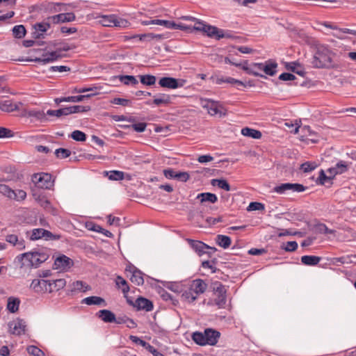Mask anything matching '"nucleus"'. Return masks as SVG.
<instances>
[{
	"instance_id": "nucleus-1",
	"label": "nucleus",
	"mask_w": 356,
	"mask_h": 356,
	"mask_svg": "<svg viewBox=\"0 0 356 356\" xmlns=\"http://www.w3.org/2000/svg\"><path fill=\"white\" fill-rule=\"evenodd\" d=\"M194 31L202 32L204 35L216 40L231 37L229 34L225 33L223 30L208 24L202 20L197 21V23H195L193 26H191V29L190 31H186V32L192 33Z\"/></svg>"
},
{
	"instance_id": "nucleus-2",
	"label": "nucleus",
	"mask_w": 356,
	"mask_h": 356,
	"mask_svg": "<svg viewBox=\"0 0 356 356\" xmlns=\"http://www.w3.org/2000/svg\"><path fill=\"white\" fill-rule=\"evenodd\" d=\"M50 252V249L47 248H35L31 252L21 254L20 258L30 257L32 259V266L38 268L49 258Z\"/></svg>"
},
{
	"instance_id": "nucleus-3",
	"label": "nucleus",
	"mask_w": 356,
	"mask_h": 356,
	"mask_svg": "<svg viewBox=\"0 0 356 356\" xmlns=\"http://www.w3.org/2000/svg\"><path fill=\"white\" fill-rule=\"evenodd\" d=\"M200 102L201 106L207 109L208 113L212 116L218 115L222 118L227 114V110L220 102L207 98H200Z\"/></svg>"
},
{
	"instance_id": "nucleus-4",
	"label": "nucleus",
	"mask_w": 356,
	"mask_h": 356,
	"mask_svg": "<svg viewBox=\"0 0 356 356\" xmlns=\"http://www.w3.org/2000/svg\"><path fill=\"white\" fill-rule=\"evenodd\" d=\"M209 80L215 84L221 85L222 83H229L232 86L239 90H243L247 86H252L251 81L243 82L240 80L229 76H223L217 74L212 75L209 77Z\"/></svg>"
},
{
	"instance_id": "nucleus-5",
	"label": "nucleus",
	"mask_w": 356,
	"mask_h": 356,
	"mask_svg": "<svg viewBox=\"0 0 356 356\" xmlns=\"http://www.w3.org/2000/svg\"><path fill=\"white\" fill-rule=\"evenodd\" d=\"M98 22L102 26L107 27L127 28L131 25L127 19L115 15L99 16Z\"/></svg>"
},
{
	"instance_id": "nucleus-6",
	"label": "nucleus",
	"mask_w": 356,
	"mask_h": 356,
	"mask_svg": "<svg viewBox=\"0 0 356 356\" xmlns=\"http://www.w3.org/2000/svg\"><path fill=\"white\" fill-rule=\"evenodd\" d=\"M332 56L330 51L325 47H320L314 56V67H328L332 62Z\"/></svg>"
},
{
	"instance_id": "nucleus-7",
	"label": "nucleus",
	"mask_w": 356,
	"mask_h": 356,
	"mask_svg": "<svg viewBox=\"0 0 356 356\" xmlns=\"http://www.w3.org/2000/svg\"><path fill=\"white\" fill-rule=\"evenodd\" d=\"M188 83L187 79L182 78H175L172 76H162L159 79L158 84L161 88L169 90H175L183 88Z\"/></svg>"
},
{
	"instance_id": "nucleus-8",
	"label": "nucleus",
	"mask_w": 356,
	"mask_h": 356,
	"mask_svg": "<svg viewBox=\"0 0 356 356\" xmlns=\"http://www.w3.org/2000/svg\"><path fill=\"white\" fill-rule=\"evenodd\" d=\"M213 292L216 298H214V304L219 309H224L227 305V289L225 286L219 282L214 284Z\"/></svg>"
},
{
	"instance_id": "nucleus-9",
	"label": "nucleus",
	"mask_w": 356,
	"mask_h": 356,
	"mask_svg": "<svg viewBox=\"0 0 356 356\" xmlns=\"http://www.w3.org/2000/svg\"><path fill=\"white\" fill-rule=\"evenodd\" d=\"M32 180L37 187L42 189H50L54 182L51 175L44 172L34 174Z\"/></svg>"
},
{
	"instance_id": "nucleus-10",
	"label": "nucleus",
	"mask_w": 356,
	"mask_h": 356,
	"mask_svg": "<svg viewBox=\"0 0 356 356\" xmlns=\"http://www.w3.org/2000/svg\"><path fill=\"white\" fill-rule=\"evenodd\" d=\"M30 287L36 293H51V282L49 280L35 279Z\"/></svg>"
},
{
	"instance_id": "nucleus-11",
	"label": "nucleus",
	"mask_w": 356,
	"mask_h": 356,
	"mask_svg": "<svg viewBox=\"0 0 356 356\" xmlns=\"http://www.w3.org/2000/svg\"><path fill=\"white\" fill-rule=\"evenodd\" d=\"M155 25L163 26L169 29H179L184 31H190L191 29V26L165 19H156Z\"/></svg>"
},
{
	"instance_id": "nucleus-12",
	"label": "nucleus",
	"mask_w": 356,
	"mask_h": 356,
	"mask_svg": "<svg viewBox=\"0 0 356 356\" xmlns=\"http://www.w3.org/2000/svg\"><path fill=\"white\" fill-rule=\"evenodd\" d=\"M72 265L73 261L70 257L62 254L55 259L53 268L56 270H66Z\"/></svg>"
},
{
	"instance_id": "nucleus-13",
	"label": "nucleus",
	"mask_w": 356,
	"mask_h": 356,
	"mask_svg": "<svg viewBox=\"0 0 356 356\" xmlns=\"http://www.w3.org/2000/svg\"><path fill=\"white\" fill-rule=\"evenodd\" d=\"M9 327L12 330V334L22 335L26 332V322L21 318H17L16 321L9 323Z\"/></svg>"
},
{
	"instance_id": "nucleus-14",
	"label": "nucleus",
	"mask_w": 356,
	"mask_h": 356,
	"mask_svg": "<svg viewBox=\"0 0 356 356\" xmlns=\"http://www.w3.org/2000/svg\"><path fill=\"white\" fill-rule=\"evenodd\" d=\"M206 345L215 346L218 343L220 332L213 328H206L204 330Z\"/></svg>"
},
{
	"instance_id": "nucleus-15",
	"label": "nucleus",
	"mask_w": 356,
	"mask_h": 356,
	"mask_svg": "<svg viewBox=\"0 0 356 356\" xmlns=\"http://www.w3.org/2000/svg\"><path fill=\"white\" fill-rule=\"evenodd\" d=\"M60 56V54L56 50L53 51H43L40 56L36 57L32 60L38 61L44 65L50 61L56 60Z\"/></svg>"
},
{
	"instance_id": "nucleus-16",
	"label": "nucleus",
	"mask_w": 356,
	"mask_h": 356,
	"mask_svg": "<svg viewBox=\"0 0 356 356\" xmlns=\"http://www.w3.org/2000/svg\"><path fill=\"white\" fill-rule=\"evenodd\" d=\"M208 284L206 282L202 279H196L193 280L191 284L190 285V288L193 291L195 295H197V298L200 295L204 293L207 289Z\"/></svg>"
},
{
	"instance_id": "nucleus-17",
	"label": "nucleus",
	"mask_w": 356,
	"mask_h": 356,
	"mask_svg": "<svg viewBox=\"0 0 356 356\" xmlns=\"http://www.w3.org/2000/svg\"><path fill=\"white\" fill-rule=\"evenodd\" d=\"M189 246L199 255L202 256L205 253V248H209V245L204 242L198 240H193L191 238H186Z\"/></svg>"
},
{
	"instance_id": "nucleus-18",
	"label": "nucleus",
	"mask_w": 356,
	"mask_h": 356,
	"mask_svg": "<svg viewBox=\"0 0 356 356\" xmlns=\"http://www.w3.org/2000/svg\"><path fill=\"white\" fill-rule=\"evenodd\" d=\"M22 105V103L21 102L13 103L10 99L0 101V111L6 113L19 111Z\"/></svg>"
},
{
	"instance_id": "nucleus-19",
	"label": "nucleus",
	"mask_w": 356,
	"mask_h": 356,
	"mask_svg": "<svg viewBox=\"0 0 356 356\" xmlns=\"http://www.w3.org/2000/svg\"><path fill=\"white\" fill-rule=\"evenodd\" d=\"M75 15L72 13H60L49 18L54 24L70 22L75 20Z\"/></svg>"
},
{
	"instance_id": "nucleus-20",
	"label": "nucleus",
	"mask_w": 356,
	"mask_h": 356,
	"mask_svg": "<svg viewBox=\"0 0 356 356\" xmlns=\"http://www.w3.org/2000/svg\"><path fill=\"white\" fill-rule=\"evenodd\" d=\"M135 305L137 310H145L150 312L154 308L153 302L143 297H138L135 301Z\"/></svg>"
},
{
	"instance_id": "nucleus-21",
	"label": "nucleus",
	"mask_w": 356,
	"mask_h": 356,
	"mask_svg": "<svg viewBox=\"0 0 356 356\" xmlns=\"http://www.w3.org/2000/svg\"><path fill=\"white\" fill-rule=\"evenodd\" d=\"M96 316L106 323H112L116 321L115 314L108 309H101L96 313Z\"/></svg>"
},
{
	"instance_id": "nucleus-22",
	"label": "nucleus",
	"mask_w": 356,
	"mask_h": 356,
	"mask_svg": "<svg viewBox=\"0 0 356 356\" xmlns=\"http://www.w3.org/2000/svg\"><path fill=\"white\" fill-rule=\"evenodd\" d=\"M115 282L116 287L122 291L124 296H127V293H128L130 290L127 281L122 276L118 275L115 278Z\"/></svg>"
},
{
	"instance_id": "nucleus-23",
	"label": "nucleus",
	"mask_w": 356,
	"mask_h": 356,
	"mask_svg": "<svg viewBox=\"0 0 356 356\" xmlns=\"http://www.w3.org/2000/svg\"><path fill=\"white\" fill-rule=\"evenodd\" d=\"M81 303L87 305H106L105 300L99 296H89L81 300Z\"/></svg>"
},
{
	"instance_id": "nucleus-24",
	"label": "nucleus",
	"mask_w": 356,
	"mask_h": 356,
	"mask_svg": "<svg viewBox=\"0 0 356 356\" xmlns=\"http://www.w3.org/2000/svg\"><path fill=\"white\" fill-rule=\"evenodd\" d=\"M64 108H65V115H68L70 114L84 113V112L89 111L90 110V106L76 105V106L64 107Z\"/></svg>"
},
{
	"instance_id": "nucleus-25",
	"label": "nucleus",
	"mask_w": 356,
	"mask_h": 356,
	"mask_svg": "<svg viewBox=\"0 0 356 356\" xmlns=\"http://www.w3.org/2000/svg\"><path fill=\"white\" fill-rule=\"evenodd\" d=\"M118 79L120 82L123 83L124 85H132L135 86L138 83V80L136 79L134 76L132 75H118L113 76L111 78V80H115Z\"/></svg>"
},
{
	"instance_id": "nucleus-26",
	"label": "nucleus",
	"mask_w": 356,
	"mask_h": 356,
	"mask_svg": "<svg viewBox=\"0 0 356 356\" xmlns=\"http://www.w3.org/2000/svg\"><path fill=\"white\" fill-rule=\"evenodd\" d=\"M312 229L316 234H334L336 232L334 229H329L325 224L321 222L315 224Z\"/></svg>"
},
{
	"instance_id": "nucleus-27",
	"label": "nucleus",
	"mask_w": 356,
	"mask_h": 356,
	"mask_svg": "<svg viewBox=\"0 0 356 356\" xmlns=\"http://www.w3.org/2000/svg\"><path fill=\"white\" fill-rule=\"evenodd\" d=\"M321 260V257L314 255H304L301 257V262L305 266H316Z\"/></svg>"
},
{
	"instance_id": "nucleus-28",
	"label": "nucleus",
	"mask_w": 356,
	"mask_h": 356,
	"mask_svg": "<svg viewBox=\"0 0 356 356\" xmlns=\"http://www.w3.org/2000/svg\"><path fill=\"white\" fill-rule=\"evenodd\" d=\"M197 199H199L202 203L209 202L213 204L218 201V197L216 195L209 192L198 194Z\"/></svg>"
},
{
	"instance_id": "nucleus-29",
	"label": "nucleus",
	"mask_w": 356,
	"mask_h": 356,
	"mask_svg": "<svg viewBox=\"0 0 356 356\" xmlns=\"http://www.w3.org/2000/svg\"><path fill=\"white\" fill-rule=\"evenodd\" d=\"M241 134L245 136H248L254 139H259L262 136L261 132L260 131L249 127L243 128L241 130Z\"/></svg>"
},
{
	"instance_id": "nucleus-30",
	"label": "nucleus",
	"mask_w": 356,
	"mask_h": 356,
	"mask_svg": "<svg viewBox=\"0 0 356 356\" xmlns=\"http://www.w3.org/2000/svg\"><path fill=\"white\" fill-rule=\"evenodd\" d=\"M212 186H217L218 188L223 189L226 191H231V186L228 181L225 179H213L211 181Z\"/></svg>"
},
{
	"instance_id": "nucleus-31",
	"label": "nucleus",
	"mask_w": 356,
	"mask_h": 356,
	"mask_svg": "<svg viewBox=\"0 0 356 356\" xmlns=\"http://www.w3.org/2000/svg\"><path fill=\"white\" fill-rule=\"evenodd\" d=\"M216 243L219 246L226 249L230 246L232 240L231 238L228 236L218 234L216 236Z\"/></svg>"
},
{
	"instance_id": "nucleus-32",
	"label": "nucleus",
	"mask_w": 356,
	"mask_h": 356,
	"mask_svg": "<svg viewBox=\"0 0 356 356\" xmlns=\"http://www.w3.org/2000/svg\"><path fill=\"white\" fill-rule=\"evenodd\" d=\"M143 275L144 273L141 270H135V272L131 275L129 279L132 283L140 286L144 284Z\"/></svg>"
},
{
	"instance_id": "nucleus-33",
	"label": "nucleus",
	"mask_w": 356,
	"mask_h": 356,
	"mask_svg": "<svg viewBox=\"0 0 356 356\" xmlns=\"http://www.w3.org/2000/svg\"><path fill=\"white\" fill-rule=\"evenodd\" d=\"M20 300L17 298L10 297L8 299L7 309L10 313H15L19 306Z\"/></svg>"
},
{
	"instance_id": "nucleus-34",
	"label": "nucleus",
	"mask_w": 356,
	"mask_h": 356,
	"mask_svg": "<svg viewBox=\"0 0 356 356\" xmlns=\"http://www.w3.org/2000/svg\"><path fill=\"white\" fill-rule=\"evenodd\" d=\"M192 340L197 345L204 346H206L204 332H195L192 334Z\"/></svg>"
},
{
	"instance_id": "nucleus-35",
	"label": "nucleus",
	"mask_w": 356,
	"mask_h": 356,
	"mask_svg": "<svg viewBox=\"0 0 356 356\" xmlns=\"http://www.w3.org/2000/svg\"><path fill=\"white\" fill-rule=\"evenodd\" d=\"M97 95V93H90L87 95H80L77 96H69L65 97V99L67 102H80L83 101L85 99H89Z\"/></svg>"
},
{
	"instance_id": "nucleus-36",
	"label": "nucleus",
	"mask_w": 356,
	"mask_h": 356,
	"mask_svg": "<svg viewBox=\"0 0 356 356\" xmlns=\"http://www.w3.org/2000/svg\"><path fill=\"white\" fill-rule=\"evenodd\" d=\"M140 83L145 86H154L156 81V77L152 74H145L139 76Z\"/></svg>"
},
{
	"instance_id": "nucleus-37",
	"label": "nucleus",
	"mask_w": 356,
	"mask_h": 356,
	"mask_svg": "<svg viewBox=\"0 0 356 356\" xmlns=\"http://www.w3.org/2000/svg\"><path fill=\"white\" fill-rule=\"evenodd\" d=\"M181 298L184 300H185L189 303H191V302H193L194 301H195L197 298V295H195L193 291L189 287L187 290H185L184 291H183V293L181 294Z\"/></svg>"
},
{
	"instance_id": "nucleus-38",
	"label": "nucleus",
	"mask_w": 356,
	"mask_h": 356,
	"mask_svg": "<svg viewBox=\"0 0 356 356\" xmlns=\"http://www.w3.org/2000/svg\"><path fill=\"white\" fill-rule=\"evenodd\" d=\"M318 167L315 161H307L300 165V169L304 172L307 173L314 170Z\"/></svg>"
},
{
	"instance_id": "nucleus-39",
	"label": "nucleus",
	"mask_w": 356,
	"mask_h": 356,
	"mask_svg": "<svg viewBox=\"0 0 356 356\" xmlns=\"http://www.w3.org/2000/svg\"><path fill=\"white\" fill-rule=\"evenodd\" d=\"M21 254L16 257L15 261L20 264V267L28 266L32 268V259L30 257H23L20 258Z\"/></svg>"
},
{
	"instance_id": "nucleus-40",
	"label": "nucleus",
	"mask_w": 356,
	"mask_h": 356,
	"mask_svg": "<svg viewBox=\"0 0 356 356\" xmlns=\"http://www.w3.org/2000/svg\"><path fill=\"white\" fill-rule=\"evenodd\" d=\"M51 292L54 291H59L60 289H62L65 287L66 285V281L65 279H58L56 280H53L52 282H51Z\"/></svg>"
},
{
	"instance_id": "nucleus-41",
	"label": "nucleus",
	"mask_w": 356,
	"mask_h": 356,
	"mask_svg": "<svg viewBox=\"0 0 356 356\" xmlns=\"http://www.w3.org/2000/svg\"><path fill=\"white\" fill-rule=\"evenodd\" d=\"M112 104L121 105L122 106H131L132 102L130 99L115 97L110 101Z\"/></svg>"
},
{
	"instance_id": "nucleus-42",
	"label": "nucleus",
	"mask_w": 356,
	"mask_h": 356,
	"mask_svg": "<svg viewBox=\"0 0 356 356\" xmlns=\"http://www.w3.org/2000/svg\"><path fill=\"white\" fill-rule=\"evenodd\" d=\"M70 137L78 142H84L86 140V134L79 130H75L72 132Z\"/></svg>"
},
{
	"instance_id": "nucleus-43",
	"label": "nucleus",
	"mask_w": 356,
	"mask_h": 356,
	"mask_svg": "<svg viewBox=\"0 0 356 356\" xmlns=\"http://www.w3.org/2000/svg\"><path fill=\"white\" fill-rule=\"evenodd\" d=\"M108 175V172H106ZM124 177V173L119 170H112L109 172L108 179L111 180L120 181L122 180Z\"/></svg>"
},
{
	"instance_id": "nucleus-44",
	"label": "nucleus",
	"mask_w": 356,
	"mask_h": 356,
	"mask_svg": "<svg viewBox=\"0 0 356 356\" xmlns=\"http://www.w3.org/2000/svg\"><path fill=\"white\" fill-rule=\"evenodd\" d=\"M13 33L15 38H22L26 34V29L23 25L15 26L13 29Z\"/></svg>"
},
{
	"instance_id": "nucleus-45",
	"label": "nucleus",
	"mask_w": 356,
	"mask_h": 356,
	"mask_svg": "<svg viewBox=\"0 0 356 356\" xmlns=\"http://www.w3.org/2000/svg\"><path fill=\"white\" fill-rule=\"evenodd\" d=\"M220 63L225 65H233L236 67H247V61L245 60L243 63H236L234 60H231L227 57H220Z\"/></svg>"
},
{
	"instance_id": "nucleus-46",
	"label": "nucleus",
	"mask_w": 356,
	"mask_h": 356,
	"mask_svg": "<svg viewBox=\"0 0 356 356\" xmlns=\"http://www.w3.org/2000/svg\"><path fill=\"white\" fill-rule=\"evenodd\" d=\"M298 248V243L295 241H289L286 243H283L281 245V249L284 250L286 252H293Z\"/></svg>"
},
{
	"instance_id": "nucleus-47",
	"label": "nucleus",
	"mask_w": 356,
	"mask_h": 356,
	"mask_svg": "<svg viewBox=\"0 0 356 356\" xmlns=\"http://www.w3.org/2000/svg\"><path fill=\"white\" fill-rule=\"evenodd\" d=\"M26 350L29 355L33 356H45L44 352L35 346H29Z\"/></svg>"
},
{
	"instance_id": "nucleus-48",
	"label": "nucleus",
	"mask_w": 356,
	"mask_h": 356,
	"mask_svg": "<svg viewBox=\"0 0 356 356\" xmlns=\"http://www.w3.org/2000/svg\"><path fill=\"white\" fill-rule=\"evenodd\" d=\"M0 193L11 199L14 194V190L8 185L0 184Z\"/></svg>"
},
{
	"instance_id": "nucleus-49",
	"label": "nucleus",
	"mask_w": 356,
	"mask_h": 356,
	"mask_svg": "<svg viewBox=\"0 0 356 356\" xmlns=\"http://www.w3.org/2000/svg\"><path fill=\"white\" fill-rule=\"evenodd\" d=\"M49 24L48 23H38V24H36L35 26H34V28L36 31V32L34 33V35H35V38H39V33L38 32H41V33H44L45 31H47V29L49 28Z\"/></svg>"
},
{
	"instance_id": "nucleus-50",
	"label": "nucleus",
	"mask_w": 356,
	"mask_h": 356,
	"mask_svg": "<svg viewBox=\"0 0 356 356\" xmlns=\"http://www.w3.org/2000/svg\"><path fill=\"white\" fill-rule=\"evenodd\" d=\"M55 154L58 159H63L71 155V151L65 148H58L56 149Z\"/></svg>"
},
{
	"instance_id": "nucleus-51",
	"label": "nucleus",
	"mask_w": 356,
	"mask_h": 356,
	"mask_svg": "<svg viewBox=\"0 0 356 356\" xmlns=\"http://www.w3.org/2000/svg\"><path fill=\"white\" fill-rule=\"evenodd\" d=\"M217 263V259H213V260L210 261H204L202 263V267L204 268H209L211 270V273H216L218 269L215 266L216 264Z\"/></svg>"
},
{
	"instance_id": "nucleus-52",
	"label": "nucleus",
	"mask_w": 356,
	"mask_h": 356,
	"mask_svg": "<svg viewBox=\"0 0 356 356\" xmlns=\"http://www.w3.org/2000/svg\"><path fill=\"white\" fill-rule=\"evenodd\" d=\"M332 177L330 176H327L323 170H321L319 172V175L316 181V184L318 185H325L326 181H331Z\"/></svg>"
},
{
	"instance_id": "nucleus-53",
	"label": "nucleus",
	"mask_w": 356,
	"mask_h": 356,
	"mask_svg": "<svg viewBox=\"0 0 356 356\" xmlns=\"http://www.w3.org/2000/svg\"><path fill=\"white\" fill-rule=\"evenodd\" d=\"M337 172H335V174H342L348 171V165L346 164V162L343 161H339L336 165L334 166Z\"/></svg>"
},
{
	"instance_id": "nucleus-54",
	"label": "nucleus",
	"mask_w": 356,
	"mask_h": 356,
	"mask_svg": "<svg viewBox=\"0 0 356 356\" xmlns=\"http://www.w3.org/2000/svg\"><path fill=\"white\" fill-rule=\"evenodd\" d=\"M42 230H43L42 228L33 229L31 231V234L29 236V239L31 241H36V240L43 238Z\"/></svg>"
},
{
	"instance_id": "nucleus-55",
	"label": "nucleus",
	"mask_w": 356,
	"mask_h": 356,
	"mask_svg": "<svg viewBox=\"0 0 356 356\" xmlns=\"http://www.w3.org/2000/svg\"><path fill=\"white\" fill-rule=\"evenodd\" d=\"M86 227L90 231H93L98 233L102 232V230H104V228L94 222H86Z\"/></svg>"
},
{
	"instance_id": "nucleus-56",
	"label": "nucleus",
	"mask_w": 356,
	"mask_h": 356,
	"mask_svg": "<svg viewBox=\"0 0 356 356\" xmlns=\"http://www.w3.org/2000/svg\"><path fill=\"white\" fill-rule=\"evenodd\" d=\"M307 188V186L298 183H289V190H291L294 192H303Z\"/></svg>"
},
{
	"instance_id": "nucleus-57",
	"label": "nucleus",
	"mask_w": 356,
	"mask_h": 356,
	"mask_svg": "<svg viewBox=\"0 0 356 356\" xmlns=\"http://www.w3.org/2000/svg\"><path fill=\"white\" fill-rule=\"evenodd\" d=\"M264 204L258 202H252L249 204L247 210L250 211H261L264 210Z\"/></svg>"
},
{
	"instance_id": "nucleus-58",
	"label": "nucleus",
	"mask_w": 356,
	"mask_h": 356,
	"mask_svg": "<svg viewBox=\"0 0 356 356\" xmlns=\"http://www.w3.org/2000/svg\"><path fill=\"white\" fill-rule=\"evenodd\" d=\"M26 197V193L24 190H16L14 191V194L11 199L17 201H21L25 200Z\"/></svg>"
},
{
	"instance_id": "nucleus-59",
	"label": "nucleus",
	"mask_w": 356,
	"mask_h": 356,
	"mask_svg": "<svg viewBox=\"0 0 356 356\" xmlns=\"http://www.w3.org/2000/svg\"><path fill=\"white\" fill-rule=\"evenodd\" d=\"M131 128L138 133H141L145 131L147 127V123L146 122H138V123H134L131 124Z\"/></svg>"
},
{
	"instance_id": "nucleus-60",
	"label": "nucleus",
	"mask_w": 356,
	"mask_h": 356,
	"mask_svg": "<svg viewBox=\"0 0 356 356\" xmlns=\"http://www.w3.org/2000/svg\"><path fill=\"white\" fill-rule=\"evenodd\" d=\"M14 136L13 131L8 128L0 127V138H11Z\"/></svg>"
},
{
	"instance_id": "nucleus-61",
	"label": "nucleus",
	"mask_w": 356,
	"mask_h": 356,
	"mask_svg": "<svg viewBox=\"0 0 356 356\" xmlns=\"http://www.w3.org/2000/svg\"><path fill=\"white\" fill-rule=\"evenodd\" d=\"M288 190L289 183H284L281 184L280 185L275 186L273 189V191L279 194H284Z\"/></svg>"
},
{
	"instance_id": "nucleus-62",
	"label": "nucleus",
	"mask_w": 356,
	"mask_h": 356,
	"mask_svg": "<svg viewBox=\"0 0 356 356\" xmlns=\"http://www.w3.org/2000/svg\"><path fill=\"white\" fill-rule=\"evenodd\" d=\"M190 179V175L186 172H176L175 179L186 182Z\"/></svg>"
},
{
	"instance_id": "nucleus-63",
	"label": "nucleus",
	"mask_w": 356,
	"mask_h": 356,
	"mask_svg": "<svg viewBox=\"0 0 356 356\" xmlns=\"http://www.w3.org/2000/svg\"><path fill=\"white\" fill-rule=\"evenodd\" d=\"M47 115H50V116H56V117L60 118L63 115H65V108H61L58 110L49 109L47 111Z\"/></svg>"
},
{
	"instance_id": "nucleus-64",
	"label": "nucleus",
	"mask_w": 356,
	"mask_h": 356,
	"mask_svg": "<svg viewBox=\"0 0 356 356\" xmlns=\"http://www.w3.org/2000/svg\"><path fill=\"white\" fill-rule=\"evenodd\" d=\"M129 339L133 343H134L136 344H138V345H140V346H143L144 348H145L147 347V346L148 345V343H149L147 341L141 339L140 338H139L137 336L130 335L129 336Z\"/></svg>"
}]
</instances>
